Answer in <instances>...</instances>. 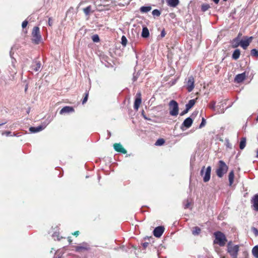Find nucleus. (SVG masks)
<instances>
[{
	"instance_id": "obj_10",
	"label": "nucleus",
	"mask_w": 258,
	"mask_h": 258,
	"mask_svg": "<svg viewBox=\"0 0 258 258\" xmlns=\"http://www.w3.org/2000/svg\"><path fill=\"white\" fill-rule=\"evenodd\" d=\"M164 231V228L163 226H158L156 227L154 231V235L156 237H160Z\"/></svg>"
},
{
	"instance_id": "obj_7",
	"label": "nucleus",
	"mask_w": 258,
	"mask_h": 258,
	"mask_svg": "<svg viewBox=\"0 0 258 258\" xmlns=\"http://www.w3.org/2000/svg\"><path fill=\"white\" fill-rule=\"evenodd\" d=\"M90 249V245L87 242H83L79 245L75 246V251L79 253L84 252L89 250Z\"/></svg>"
},
{
	"instance_id": "obj_38",
	"label": "nucleus",
	"mask_w": 258,
	"mask_h": 258,
	"mask_svg": "<svg viewBox=\"0 0 258 258\" xmlns=\"http://www.w3.org/2000/svg\"><path fill=\"white\" fill-rule=\"evenodd\" d=\"M89 93L86 92L85 93V96L82 100V104H84L87 101L88 98Z\"/></svg>"
},
{
	"instance_id": "obj_39",
	"label": "nucleus",
	"mask_w": 258,
	"mask_h": 258,
	"mask_svg": "<svg viewBox=\"0 0 258 258\" xmlns=\"http://www.w3.org/2000/svg\"><path fill=\"white\" fill-rule=\"evenodd\" d=\"M205 124H206V120L204 117H203L202 122H201V124H200L199 127L202 128L203 126H204L205 125Z\"/></svg>"
},
{
	"instance_id": "obj_9",
	"label": "nucleus",
	"mask_w": 258,
	"mask_h": 258,
	"mask_svg": "<svg viewBox=\"0 0 258 258\" xmlns=\"http://www.w3.org/2000/svg\"><path fill=\"white\" fill-rule=\"evenodd\" d=\"M142 103L141 93L139 92L137 93L136 99L134 102V108L136 110H138L141 104Z\"/></svg>"
},
{
	"instance_id": "obj_18",
	"label": "nucleus",
	"mask_w": 258,
	"mask_h": 258,
	"mask_svg": "<svg viewBox=\"0 0 258 258\" xmlns=\"http://www.w3.org/2000/svg\"><path fill=\"white\" fill-rule=\"evenodd\" d=\"M74 111V109L71 106H65L63 107L60 111L59 113L62 114L65 113H69L71 112Z\"/></svg>"
},
{
	"instance_id": "obj_1",
	"label": "nucleus",
	"mask_w": 258,
	"mask_h": 258,
	"mask_svg": "<svg viewBox=\"0 0 258 258\" xmlns=\"http://www.w3.org/2000/svg\"><path fill=\"white\" fill-rule=\"evenodd\" d=\"M214 239L213 244H217L221 247H223L227 242V239L224 233L220 231H217L213 233Z\"/></svg>"
},
{
	"instance_id": "obj_20",
	"label": "nucleus",
	"mask_w": 258,
	"mask_h": 258,
	"mask_svg": "<svg viewBox=\"0 0 258 258\" xmlns=\"http://www.w3.org/2000/svg\"><path fill=\"white\" fill-rule=\"evenodd\" d=\"M234 172L233 170H231L228 175V180L229 182V185L231 186L234 181Z\"/></svg>"
},
{
	"instance_id": "obj_22",
	"label": "nucleus",
	"mask_w": 258,
	"mask_h": 258,
	"mask_svg": "<svg viewBox=\"0 0 258 258\" xmlns=\"http://www.w3.org/2000/svg\"><path fill=\"white\" fill-rule=\"evenodd\" d=\"M240 55V51L239 49H235L233 52L232 57L234 60H237L239 58Z\"/></svg>"
},
{
	"instance_id": "obj_19",
	"label": "nucleus",
	"mask_w": 258,
	"mask_h": 258,
	"mask_svg": "<svg viewBox=\"0 0 258 258\" xmlns=\"http://www.w3.org/2000/svg\"><path fill=\"white\" fill-rule=\"evenodd\" d=\"M168 6L171 7H176L179 3V0H166Z\"/></svg>"
},
{
	"instance_id": "obj_45",
	"label": "nucleus",
	"mask_w": 258,
	"mask_h": 258,
	"mask_svg": "<svg viewBox=\"0 0 258 258\" xmlns=\"http://www.w3.org/2000/svg\"><path fill=\"white\" fill-rule=\"evenodd\" d=\"M165 35H166L165 31V30H164V29H163V30L161 31V34H160L161 37L162 38H163V37H165Z\"/></svg>"
},
{
	"instance_id": "obj_26",
	"label": "nucleus",
	"mask_w": 258,
	"mask_h": 258,
	"mask_svg": "<svg viewBox=\"0 0 258 258\" xmlns=\"http://www.w3.org/2000/svg\"><path fill=\"white\" fill-rule=\"evenodd\" d=\"M251 252L255 258H258V245L254 246L252 249Z\"/></svg>"
},
{
	"instance_id": "obj_47",
	"label": "nucleus",
	"mask_w": 258,
	"mask_h": 258,
	"mask_svg": "<svg viewBox=\"0 0 258 258\" xmlns=\"http://www.w3.org/2000/svg\"><path fill=\"white\" fill-rule=\"evenodd\" d=\"M68 241H69V243H70V244H71V243L72 242V239H71V237H69L68 238Z\"/></svg>"
},
{
	"instance_id": "obj_23",
	"label": "nucleus",
	"mask_w": 258,
	"mask_h": 258,
	"mask_svg": "<svg viewBox=\"0 0 258 258\" xmlns=\"http://www.w3.org/2000/svg\"><path fill=\"white\" fill-rule=\"evenodd\" d=\"M246 139L245 137H242L241 139L240 144H239V148L241 150H243L246 146Z\"/></svg>"
},
{
	"instance_id": "obj_51",
	"label": "nucleus",
	"mask_w": 258,
	"mask_h": 258,
	"mask_svg": "<svg viewBox=\"0 0 258 258\" xmlns=\"http://www.w3.org/2000/svg\"><path fill=\"white\" fill-rule=\"evenodd\" d=\"M256 157L258 158V149H257V152H256Z\"/></svg>"
},
{
	"instance_id": "obj_14",
	"label": "nucleus",
	"mask_w": 258,
	"mask_h": 258,
	"mask_svg": "<svg viewBox=\"0 0 258 258\" xmlns=\"http://www.w3.org/2000/svg\"><path fill=\"white\" fill-rule=\"evenodd\" d=\"M16 47L15 45H13L10 51V56L12 59V64L14 69L15 68V61L16 60L14 55H15V52H16Z\"/></svg>"
},
{
	"instance_id": "obj_30",
	"label": "nucleus",
	"mask_w": 258,
	"mask_h": 258,
	"mask_svg": "<svg viewBox=\"0 0 258 258\" xmlns=\"http://www.w3.org/2000/svg\"><path fill=\"white\" fill-rule=\"evenodd\" d=\"M42 130V127L41 126H38L37 127H31L30 128V131L33 133L39 132V131H41Z\"/></svg>"
},
{
	"instance_id": "obj_44",
	"label": "nucleus",
	"mask_w": 258,
	"mask_h": 258,
	"mask_svg": "<svg viewBox=\"0 0 258 258\" xmlns=\"http://www.w3.org/2000/svg\"><path fill=\"white\" fill-rule=\"evenodd\" d=\"M48 25L49 26H51L53 25V21L51 18L48 19Z\"/></svg>"
},
{
	"instance_id": "obj_36",
	"label": "nucleus",
	"mask_w": 258,
	"mask_h": 258,
	"mask_svg": "<svg viewBox=\"0 0 258 258\" xmlns=\"http://www.w3.org/2000/svg\"><path fill=\"white\" fill-rule=\"evenodd\" d=\"M92 40L95 42H98L99 41V37L98 35L95 34L92 36Z\"/></svg>"
},
{
	"instance_id": "obj_4",
	"label": "nucleus",
	"mask_w": 258,
	"mask_h": 258,
	"mask_svg": "<svg viewBox=\"0 0 258 258\" xmlns=\"http://www.w3.org/2000/svg\"><path fill=\"white\" fill-rule=\"evenodd\" d=\"M32 42L36 44H38L41 39V36L40 34V30L38 27L35 26L33 28L32 32Z\"/></svg>"
},
{
	"instance_id": "obj_32",
	"label": "nucleus",
	"mask_w": 258,
	"mask_h": 258,
	"mask_svg": "<svg viewBox=\"0 0 258 258\" xmlns=\"http://www.w3.org/2000/svg\"><path fill=\"white\" fill-rule=\"evenodd\" d=\"M165 143V140L163 139H159L157 140V141L155 143V145L156 146H161L163 145Z\"/></svg>"
},
{
	"instance_id": "obj_53",
	"label": "nucleus",
	"mask_w": 258,
	"mask_h": 258,
	"mask_svg": "<svg viewBox=\"0 0 258 258\" xmlns=\"http://www.w3.org/2000/svg\"><path fill=\"white\" fill-rule=\"evenodd\" d=\"M241 35V33H239V34H238V37H239V36H240Z\"/></svg>"
},
{
	"instance_id": "obj_49",
	"label": "nucleus",
	"mask_w": 258,
	"mask_h": 258,
	"mask_svg": "<svg viewBox=\"0 0 258 258\" xmlns=\"http://www.w3.org/2000/svg\"><path fill=\"white\" fill-rule=\"evenodd\" d=\"M189 203L186 204L185 205V207H184V208H185V209L188 208V206H189Z\"/></svg>"
},
{
	"instance_id": "obj_8",
	"label": "nucleus",
	"mask_w": 258,
	"mask_h": 258,
	"mask_svg": "<svg viewBox=\"0 0 258 258\" xmlns=\"http://www.w3.org/2000/svg\"><path fill=\"white\" fill-rule=\"evenodd\" d=\"M185 87L188 92H191L195 88V79L192 76L188 77L187 81L185 82Z\"/></svg>"
},
{
	"instance_id": "obj_29",
	"label": "nucleus",
	"mask_w": 258,
	"mask_h": 258,
	"mask_svg": "<svg viewBox=\"0 0 258 258\" xmlns=\"http://www.w3.org/2000/svg\"><path fill=\"white\" fill-rule=\"evenodd\" d=\"M210 8V6L208 4H203L201 6V11L205 12Z\"/></svg>"
},
{
	"instance_id": "obj_25",
	"label": "nucleus",
	"mask_w": 258,
	"mask_h": 258,
	"mask_svg": "<svg viewBox=\"0 0 258 258\" xmlns=\"http://www.w3.org/2000/svg\"><path fill=\"white\" fill-rule=\"evenodd\" d=\"M83 12L86 16H88L90 15V13L93 12V11H92V7L91 6H89L83 9Z\"/></svg>"
},
{
	"instance_id": "obj_50",
	"label": "nucleus",
	"mask_w": 258,
	"mask_h": 258,
	"mask_svg": "<svg viewBox=\"0 0 258 258\" xmlns=\"http://www.w3.org/2000/svg\"><path fill=\"white\" fill-rule=\"evenodd\" d=\"M28 85L27 84L26 86H25V91L26 92L27 89H28Z\"/></svg>"
},
{
	"instance_id": "obj_52",
	"label": "nucleus",
	"mask_w": 258,
	"mask_h": 258,
	"mask_svg": "<svg viewBox=\"0 0 258 258\" xmlns=\"http://www.w3.org/2000/svg\"><path fill=\"white\" fill-rule=\"evenodd\" d=\"M136 80H137V78H135V77H134V78H133V81H136Z\"/></svg>"
},
{
	"instance_id": "obj_2",
	"label": "nucleus",
	"mask_w": 258,
	"mask_h": 258,
	"mask_svg": "<svg viewBox=\"0 0 258 258\" xmlns=\"http://www.w3.org/2000/svg\"><path fill=\"white\" fill-rule=\"evenodd\" d=\"M228 166L223 160H220L218 162V167L216 170L217 175L221 178L227 172Z\"/></svg>"
},
{
	"instance_id": "obj_43",
	"label": "nucleus",
	"mask_w": 258,
	"mask_h": 258,
	"mask_svg": "<svg viewBox=\"0 0 258 258\" xmlns=\"http://www.w3.org/2000/svg\"><path fill=\"white\" fill-rule=\"evenodd\" d=\"M189 110V109H187V107H186V109H185L184 110H183V111L180 113V115H181V116H182V115H183L184 114H185V113H186L188 111V110Z\"/></svg>"
},
{
	"instance_id": "obj_46",
	"label": "nucleus",
	"mask_w": 258,
	"mask_h": 258,
	"mask_svg": "<svg viewBox=\"0 0 258 258\" xmlns=\"http://www.w3.org/2000/svg\"><path fill=\"white\" fill-rule=\"evenodd\" d=\"M80 233V232L79 231H76L74 233H72V234L76 237H77Z\"/></svg>"
},
{
	"instance_id": "obj_42",
	"label": "nucleus",
	"mask_w": 258,
	"mask_h": 258,
	"mask_svg": "<svg viewBox=\"0 0 258 258\" xmlns=\"http://www.w3.org/2000/svg\"><path fill=\"white\" fill-rule=\"evenodd\" d=\"M149 244V242H144L142 243V246L144 249H146L148 247Z\"/></svg>"
},
{
	"instance_id": "obj_37",
	"label": "nucleus",
	"mask_w": 258,
	"mask_h": 258,
	"mask_svg": "<svg viewBox=\"0 0 258 258\" xmlns=\"http://www.w3.org/2000/svg\"><path fill=\"white\" fill-rule=\"evenodd\" d=\"M127 39L124 36H122L121 37V44L123 46H125L127 43Z\"/></svg>"
},
{
	"instance_id": "obj_17",
	"label": "nucleus",
	"mask_w": 258,
	"mask_h": 258,
	"mask_svg": "<svg viewBox=\"0 0 258 258\" xmlns=\"http://www.w3.org/2000/svg\"><path fill=\"white\" fill-rule=\"evenodd\" d=\"M41 64L40 61H35L31 66V70L35 71L38 72L41 68Z\"/></svg>"
},
{
	"instance_id": "obj_48",
	"label": "nucleus",
	"mask_w": 258,
	"mask_h": 258,
	"mask_svg": "<svg viewBox=\"0 0 258 258\" xmlns=\"http://www.w3.org/2000/svg\"><path fill=\"white\" fill-rule=\"evenodd\" d=\"M220 0H213V1L216 4H218Z\"/></svg>"
},
{
	"instance_id": "obj_55",
	"label": "nucleus",
	"mask_w": 258,
	"mask_h": 258,
	"mask_svg": "<svg viewBox=\"0 0 258 258\" xmlns=\"http://www.w3.org/2000/svg\"><path fill=\"white\" fill-rule=\"evenodd\" d=\"M224 1H227V0H223Z\"/></svg>"
},
{
	"instance_id": "obj_35",
	"label": "nucleus",
	"mask_w": 258,
	"mask_h": 258,
	"mask_svg": "<svg viewBox=\"0 0 258 258\" xmlns=\"http://www.w3.org/2000/svg\"><path fill=\"white\" fill-rule=\"evenodd\" d=\"M2 135H5L7 137H8V136H12V132H10V131H6V132H4L2 133ZM13 136H16V134H15V133H13Z\"/></svg>"
},
{
	"instance_id": "obj_54",
	"label": "nucleus",
	"mask_w": 258,
	"mask_h": 258,
	"mask_svg": "<svg viewBox=\"0 0 258 258\" xmlns=\"http://www.w3.org/2000/svg\"><path fill=\"white\" fill-rule=\"evenodd\" d=\"M214 105H212L211 108H214Z\"/></svg>"
},
{
	"instance_id": "obj_31",
	"label": "nucleus",
	"mask_w": 258,
	"mask_h": 258,
	"mask_svg": "<svg viewBox=\"0 0 258 258\" xmlns=\"http://www.w3.org/2000/svg\"><path fill=\"white\" fill-rule=\"evenodd\" d=\"M250 54L253 57H255L258 59V50L256 49H252L250 51Z\"/></svg>"
},
{
	"instance_id": "obj_6",
	"label": "nucleus",
	"mask_w": 258,
	"mask_h": 258,
	"mask_svg": "<svg viewBox=\"0 0 258 258\" xmlns=\"http://www.w3.org/2000/svg\"><path fill=\"white\" fill-rule=\"evenodd\" d=\"M170 114L172 116H176L178 114V105L175 100H171L169 104Z\"/></svg>"
},
{
	"instance_id": "obj_16",
	"label": "nucleus",
	"mask_w": 258,
	"mask_h": 258,
	"mask_svg": "<svg viewBox=\"0 0 258 258\" xmlns=\"http://www.w3.org/2000/svg\"><path fill=\"white\" fill-rule=\"evenodd\" d=\"M251 203L252 204L253 209L258 211V194L255 195L251 200Z\"/></svg>"
},
{
	"instance_id": "obj_11",
	"label": "nucleus",
	"mask_w": 258,
	"mask_h": 258,
	"mask_svg": "<svg viewBox=\"0 0 258 258\" xmlns=\"http://www.w3.org/2000/svg\"><path fill=\"white\" fill-rule=\"evenodd\" d=\"M193 123V120L190 117L186 118L182 123L181 129L184 130L183 127H185L186 128H189Z\"/></svg>"
},
{
	"instance_id": "obj_41",
	"label": "nucleus",
	"mask_w": 258,
	"mask_h": 258,
	"mask_svg": "<svg viewBox=\"0 0 258 258\" xmlns=\"http://www.w3.org/2000/svg\"><path fill=\"white\" fill-rule=\"evenodd\" d=\"M27 25H28V21L25 20L23 22L22 24V27H23V28H24L27 26Z\"/></svg>"
},
{
	"instance_id": "obj_12",
	"label": "nucleus",
	"mask_w": 258,
	"mask_h": 258,
	"mask_svg": "<svg viewBox=\"0 0 258 258\" xmlns=\"http://www.w3.org/2000/svg\"><path fill=\"white\" fill-rule=\"evenodd\" d=\"M113 148L115 151H116L117 152L121 153L124 154L127 153L126 150L122 147V146L120 143L114 144Z\"/></svg>"
},
{
	"instance_id": "obj_24",
	"label": "nucleus",
	"mask_w": 258,
	"mask_h": 258,
	"mask_svg": "<svg viewBox=\"0 0 258 258\" xmlns=\"http://www.w3.org/2000/svg\"><path fill=\"white\" fill-rule=\"evenodd\" d=\"M201 232V229L198 227H194L192 229V234L194 235H199Z\"/></svg>"
},
{
	"instance_id": "obj_34",
	"label": "nucleus",
	"mask_w": 258,
	"mask_h": 258,
	"mask_svg": "<svg viewBox=\"0 0 258 258\" xmlns=\"http://www.w3.org/2000/svg\"><path fill=\"white\" fill-rule=\"evenodd\" d=\"M152 13L153 16L157 17H159L161 15L160 12L157 9L154 10Z\"/></svg>"
},
{
	"instance_id": "obj_13",
	"label": "nucleus",
	"mask_w": 258,
	"mask_h": 258,
	"mask_svg": "<svg viewBox=\"0 0 258 258\" xmlns=\"http://www.w3.org/2000/svg\"><path fill=\"white\" fill-rule=\"evenodd\" d=\"M252 39V37H249L246 40H242L240 41V46L244 49H246L249 46L250 43Z\"/></svg>"
},
{
	"instance_id": "obj_28",
	"label": "nucleus",
	"mask_w": 258,
	"mask_h": 258,
	"mask_svg": "<svg viewBox=\"0 0 258 258\" xmlns=\"http://www.w3.org/2000/svg\"><path fill=\"white\" fill-rule=\"evenodd\" d=\"M195 103L196 101L194 99L190 100L188 101V103L187 104H186V107L187 108V109H189L194 106Z\"/></svg>"
},
{
	"instance_id": "obj_21",
	"label": "nucleus",
	"mask_w": 258,
	"mask_h": 258,
	"mask_svg": "<svg viewBox=\"0 0 258 258\" xmlns=\"http://www.w3.org/2000/svg\"><path fill=\"white\" fill-rule=\"evenodd\" d=\"M149 31L147 27H144L143 28L141 36L143 38H148L149 36Z\"/></svg>"
},
{
	"instance_id": "obj_27",
	"label": "nucleus",
	"mask_w": 258,
	"mask_h": 258,
	"mask_svg": "<svg viewBox=\"0 0 258 258\" xmlns=\"http://www.w3.org/2000/svg\"><path fill=\"white\" fill-rule=\"evenodd\" d=\"M151 6H143L140 8V11L142 13H147L151 10Z\"/></svg>"
},
{
	"instance_id": "obj_40",
	"label": "nucleus",
	"mask_w": 258,
	"mask_h": 258,
	"mask_svg": "<svg viewBox=\"0 0 258 258\" xmlns=\"http://www.w3.org/2000/svg\"><path fill=\"white\" fill-rule=\"evenodd\" d=\"M252 230L253 232V233H254V234H255V236H257L258 235V230L256 228L253 227L252 228Z\"/></svg>"
},
{
	"instance_id": "obj_3",
	"label": "nucleus",
	"mask_w": 258,
	"mask_h": 258,
	"mask_svg": "<svg viewBox=\"0 0 258 258\" xmlns=\"http://www.w3.org/2000/svg\"><path fill=\"white\" fill-rule=\"evenodd\" d=\"M227 252L232 258H237L238 253L239 250L238 245H233L232 241H229L227 244Z\"/></svg>"
},
{
	"instance_id": "obj_5",
	"label": "nucleus",
	"mask_w": 258,
	"mask_h": 258,
	"mask_svg": "<svg viewBox=\"0 0 258 258\" xmlns=\"http://www.w3.org/2000/svg\"><path fill=\"white\" fill-rule=\"evenodd\" d=\"M205 169V167L203 166L201 170L200 174L202 176H203V180L205 182H207L209 181L211 177V167L208 166L206 168L205 170V172L204 170Z\"/></svg>"
},
{
	"instance_id": "obj_33",
	"label": "nucleus",
	"mask_w": 258,
	"mask_h": 258,
	"mask_svg": "<svg viewBox=\"0 0 258 258\" xmlns=\"http://www.w3.org/2000/svg\"><path fill=\"white\" fill-rule=\"evenodd\" d=\"M238 37L235 38H234L233 40V43L234 42L236 41V42L235 44H233V45H232V47L233 48H236V47H238L239 45H240V42H238Z\"/></svg>"
},
{
	"instance_id": "obj_15",
	"label": "nucleus",
	"mask_w": 258,
	"mask_h": 258,
	"mask_svg": "<svg viewBox=\"0 0 258 258\" xmlns=\"http://www.w3.org/2000/svg\"><path fill=\"white\" fill-rule=\"evenodd\" d=\"M246 78V73L244 72L241 74L237 75L234 79V81L236 83H239L243 81Z\"/></svg>"
}]
</instances>
